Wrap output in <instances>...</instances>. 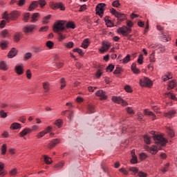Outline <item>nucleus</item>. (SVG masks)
Masks as SVG:
<instances>
[{
    "instance_id": "nucleus-16",
    "label": "nucleus",
    "mask_w": 177,
    "mask_h": 177,
    "mask_svg": "<svg viewBox=\"0 0 177 177\" xmlns=\"http://www.w3.org/2000/svg\"><path fill=\"white\" fill-rule=\"evenodd\" d=\"M21 37H23V33L19 32H16L14 35V41L15 42H19V41H20V39H21Z\"/></svg>"
},
{
    "instance_id": "nucleus-57",
    "label": "nucleus",
    "mask_w": 177,
    "mask_h": 177,
    "mask_svg": "<svg viewBox=\"0 0 177 177\" xmlns=\"http://www.w3.org/2000/svg\"><path fill=\"white\" fill-rule=\"evenodd\" d=\"M110 10H111V15H113V16H115V17L116 16H118L119 12L117 10H115V9L111 8Z\"/></svg>"
},
{
    "instance_id": "nucleus-17",
    "label": "nucleus",
    "mask_w": 177,
    "mask_h": 177,
    "mask_svg": "<svg viewBox=\"0 0 177 177\" xmlns=\"http://www.w3.org/2000/svg\"><path fill=\"white\" fill-rule=\"evenodd\" d=\"M116 17L118 20V21H124V20H125V19H127V17L125 16V14H122V13H118V15H116Z\"/></svg>"
},
{
    "instance_id": "nucleus-62",
    "label": "nucleus",
    "mask_w": 177,
    "mask_h": 177,
    "mask_svg": "<svg viewBox=\"0 0 177 177\" xmlns=\"http://www.w3.org/2000/svg\"><path fill=\"white\" fill-rule=\"evenodd\" d=\"M114 70V65L110 64L107 68H106V71H113Z\"/></svg>"
},
{
    "instance_id": "nucleus-20",
    "label": "nucleus",
    "mask_w": 177,
    "mask_h": 177,
    "mask_svg": "<svg viewBox=\"0 0 177 177\" xmlns=\"http://www.w3.org/2000/svg\"><path fill=\"white\" fill-rule=\"evenodd\" d=\"M15 71L17 74H18L19 75H21V74H23V67L20 65H17L15 66Z\"/></svg>"
},
{
    "instance_id": "nucleus-59",
    "label": "nucleus",
    "mask_w": 177,
    "mask_h": 177,
    "mask_svg": "<svg viewBox=\"0 0 177 177\" xmlns=\"http://www.w3.org/2000/svg\"><path fill=\"white\" fill-rule=\"evenodd\" d=\"M106 26L107 27H114V24L111 21V20H108V21H106Z\"/></svg>"
},
{
    "instance_id": "nucleus-6",
    "label": "nucleus",
    "mask_w": 177,
    "mask_h": 177,
    "mask_svg": "<svg viewBox=\"0 0 177 177\" xmlns=\"http://www.w3.org/2000/svg\"><path fill=\"white\" fill-rule=\"evenodd\" d=\"M112 100L114 103H118V104H122V106H128V102H126L121 97L113 96Z\"/></svg>"
},
{
    "instance_id": "nucleus-38",
    "label": "nucleus",
    "mask_w": 177,
    "mask_h": 177,
    "mask_svg": "<svg viewBox=\"0 0 177 177\" xmlns=\"http://www.w3.org/2000/svg\"><path fill=\"white\" fill-rule=\"evenodd\" d=\"M112 6H113V8H118L121 6V3H120V1L116 0L112 3Z\"/></svg>"
},
{
    "instance_id": "nucleus-53",
    "label": "nucleus",
    "mask_w": 177,
    "mask_h": 177,
    "mask_svg": "<svg viewBox=\"0 0 177 177\" xmlns=\"http://www.w3.org/2000/svg\"><path fill=\"white\" fill-rule=\"evenodd\" d=\"M43 88L45 89L46 92H48L49 91V83L45 82L43 84Z\"/></svg>"
},
{
    "instance_id": "nucleus-61",
    "label": "nucleus",
    "mask_w": 177,
    "mask_h": 177,
    "mask_svg": "<svg viewBox=\"0 0 177 177\" xmlns=\"http://www.w3.org/2000/svg\"><path fill=\"white\" fill-rule=\"evenodd\" d=\"M138 176L139 177H147V174L143 171H139L138 172Z\"/></svg>"
},
{
    "instance_id": "nucleus-43",
    "label": "nucleus",
    "mask_w": 177,
    "mask_h": 177,
    "mask_svg": "<svg viewBox=\"0 0 177 177\" xmlns=\"http://www.w3.org/2000/svg\"><path fill=\"white\" fill-rule=\"evenodd\" d=\"M0 116L1 117V118H6V117H8V113H6V112H5V111L3 110H1Z\"/></svg>"
},
{
    "instance_id": "nucleus-15",
    "label": "nucleus",
    "mask_w": 177,
    "mask_h": 177,
    "mask_svg": "<svg viewBox=\"0 0 177 177\" xmlns=\"http://www.w3.org/2000/svg\"><path fill=\"white\" fill-rule=\"evenodd\" d=\"M16 55H17V50H16V48H12L10 51L8 53V57H10V59H12L13 57H15V56H16Z\"/></svg>"
},
{
    "instance_id": "nucleus-47",
    "label": "nucleus",
    "mask_w": 177,
    "mask_h": 177,
    "mask_svg": "<svg viewBox=\"0 0 177 177\" xmlns=\"http://www.w3.org/2000/svg\"><path fill=\"white\" fill-rule=\"evenodd\" d=\"M138 63L139 64H143V54H140L138 59Z\"/></svg>"
},
{
    "instance_id": "nucleus-24",
    "label": "nucleus",
    "mask_w": 177,
    "mask_h": 177,
    "mask_svg": "<svg viewBox=\"0 0 177 177\" xmlns=\"http://www.w3.org/2000/svg\"><path fill=\"white\" fill-rule=\"evenodd\" d=\"M36 8H38V1H32L30 6H29V10H34Z\"/></svg>"
},
{
    "instance_id": "nucleus-41",
    "label": "nucleus",
    "mask_w": 177,
    "mask_h": 177,
    "mask_svg": "<svg viewBox=\"0 0 177 177\" xmlns=\"http://www.w3.org/2000/svg\"><path fill=\"white\" fill-rule=\"evenodd\" d=\"M64 46H66V48H68V49L73 48V46H74V43L73 41H69L68 43H66L64 44Z\"/></svg>"
},
{
    "instance_id": "nucleus-58",
    "label": "nucleus",
    "mask_w": 177,
    "mask_h": 177,
    "mask_svg": "<svg viewBox=\"0 0 177 177\" xmlns=\"http://www.w3.org/2000/svg\"><path fill=\"white\" fill-rule=\"evenodd\" d=\"M131 164H136L138 162V158H136V156H133L132 159L131 160Z\"/></svg>"
},
{
    "instance_id": "nucleus-40",
    "label": "nucleus",
    "mask_w": 177,
    "mask_h": 177,
    "mask_svg": "<svg viewBox=\"0 0 177 177\" xmlns=\"http://www.w3.org/2000/svg\"><path fill=\"white\" fill-rule=\"evenodd\" d=\"M62 124H63V121L60 119H58L56 120L55 124L58 127V128H62Z\"/></svg>"
},
{
    "instance_id": "nucleus-48",
    "label": "nucleus",
    "mask_w": 177,
    "mask_h": 177,
    "mask_svg": "<svg viewBox=\"0 0 177 177\" xmlns=\"http://www.w3.org/2000/svg\"><path fill=\"white\" fill-rule=\"evenodd\" d=\"M28 19H30V13H25L24 15V19L23 20L26 22L28 21Z\"/></svg>"
},
{
    "instance_id": "nucleus-22",
    "label": "nucleus",
    "mask_w": 177,
    "mask_h": 177,
    "mask_svg": "<svg viewBox=\"0 0 177 177\" xmlns=\"http://www.w3.org/2000/svg\"><path fill=\"white\" fill-rule=\"evenodd\" d=\"M21 124L17 122L12 123L10 126V129H20Z\"/></svg>"
},
{
    "instance_id": "nucleus-52",
    "label": "nucleus",
    "mask_w": 177,
    "mask_h": 177,
    "mask_svg": "<svg viewBox=\"0 0 177 177\" xmlns=\"http://www.w3.org/2000/svg\"><path fill=\"white\" fill-rule=\"evenodd\" d=\"M32 56V54H31V53H27L24 55V60H28V59H31Z\"/></svg>"
},
{
    "instance_id": "nucleus-56",
    "label": "nucleus",
    "mask_w": 177,
    "mask_h": 177,
    "mask_svg": "<svg viewBox=\"0 0 177 177\" xmlns=\"http://www.w3.org/2000/svg\"><path fill=\"white\" fill-rule=\"evenodd\" d=\"M73 52H77L81 56H82V55H84V52H82V50H81V48H74Z\"/></svg>"
},
{
    "instance_id": "nucleus-63",
    "label": "nucleus",
    "mask_w": 177,
    "mask_h": 177,
    "mask_svg": "<svg viewBox=\"0 0 177 177\" xmlns=\"http://www.w3.org/2000/svg\"><path fill=\"white\" fill-rule=\"evenodd\" d=\"M119 171L120 172H122V174H123L124 175H128V171L124 168H120Z\"/></svg>"
},
{
    "instance_id": "nucleus-9",
    "label": "nucleus",
    "mask_w": 177,
    "mask_h": 177,
    "mask_svg": "<svg viewBox=\"0 0 177 177\" xmlns=\"http://www.w3.org/2000/svg\"><path fill=\"white\" fill-rule=\"evenodd\" d=\"M37 26L35 25H29L24 28L23 31L25 34H28V32H32L35 30Z\"/></svg>"
},
{
    "instance_id": "nucleus-42",
    "label": "nucleus",
    "mask_w": 177,
    "mask_h": 177,
    "mask_svg": "<svg viewBox=\"0 0 177 177\" xmlns=\"http://www.w3.org/2000/svg\"><path fill=\"white\" fill-rule=\"evenodd\" d=\"M61 87L60 89H63L66 86V80L64 78H62L60 80Z\"/></svg>"
},
{
    "instance_id": "nucleus-33",
    "label": "nucleus",
    "mask_w": 177,
    "mask_h": 177,
    "mask_svg": "<svg viewBox=\"0 0 177 177\" xmlns=\"http://www.w3.org/2000/svg\"><path fill=\"white\" fill-rule=\"evenodd\" d=\"M33 50L35 53H39V52H42V50H44V48H42L41 46H36L34 47Z\"/></svg>"
},
{
    "instance_id": "nucleus-39",
    "label": "nucleus",
    "mask_w": 177,
    "mask_h": 177,
    "mask_svg": "<svg viewBox=\"0 0 177 177\" xmlns=\"http://www.w3.org/2000/svg\"><path fill=\"white\" fill-rule=\"evenodd\" d=\"M144 140L147 145H150V143H151L150 137L149 136H144Z\"/></svg>"
},
{
    "instance_id": "nucleus-60",
    "label": "nucleus",
    "mask_w": 177,
    "mask_h": 177,
    "mask_svg": "<svg viewBox=\"0 0 177 177\" xmlns=\"http://www.w3.org/2000/svg\"><path fill=\"white\" fill-rule=\"evenodd\" d=\"M52 131V127H48L45 129V131H43V132H45L46 135V133H49Z\"/></svg>"
},
{
    "instance_id": "nucleus-44",
    "label": "nucleus",
    "mask_w": 177,
    "mask_h": 177,
    "mask_svg": "<svg viewBox=\"0 0 177 177\" xmlns=\"http://www.w3.org/2000/svg\"><path fill=\"white\" fill-rule=\"evenodd\" d=\"M0 46L1 49H5V48H7L8 46V42L5 41H1L0 44Z\"/></svg>"
},
{
    "instance_id": "nucleus-23",
    "label": "nucleus",
    "mask_w": 177,
    "mask_h": 177,
    "mask_svg": "<svg viewBox=\"0 0 177 177\" xmlns=\"http://www.w3.org/2000/svg\"><path fill=\"white\" fill-rule=\"evenodd\" d=\"M144 113L145 115H149L150 117H152L153 120H156V115H154V113L147 109H145L144 111Z\"/></svg>"
},
{
    "instance_id": "nucleus-14",
    "label": "nucleus",
    "mask_w": 177,
    "mask_h": 177,
    "mask_svg": "<svg viewBox=\"0 0 177 177\" xmlns=\"http://www.w3.org/2000/svg\"><path fill=\"white\" fill-rule=\"evenodd\" d=\"M60 143V139L56 138L51 141V142L49 145L50 149H53L56 145H59Z\"/></svg>"
},
{
    "instance_id": "nucleus-26",
    "label": "nucleus",
    "mask_w": 177,
    "mask_h": 177,
    "mask_svg": "<svg viewBox=\"0 0 177 177\" xmlns=\"http://www.w3.org/2000/svg\"><path fill=\"white\" fill-rule=\"evenodd\" d=\"M38 17H39V13L36 12V13H33L32 15V20H31V23H35V21H37V19H38Z\"/></svg>"
},
{
    "instance_id": "nucleus-3",
    "label": "nucleus",
    "mask_w": 177,
    "mask_h": 177,
    "mask_svg": "<svg viewBox=\"0 0 177 177\" xmlns=\"http://www.w3.org/2000/svg\"><path fill=\"white\" fill-rule=\"evenodd\" d=\"M53 30L54 32H60L61 31H64V30H66V21L58 20L55 22Z\"/></svg>"
},
{
    "instance_id": "nucleus-37",
    "label": "nucleus",
    "mask_w": 177,
    "mask_h": 177,
    "mask_svg": "<svg viewBox=\"0 0 177 177\" xmlns=\"http://www.w3.org/2000/svg\"><path fill=\"white\" fill-rule=\"evenodd\" d=\"M54 45L55 44H53L52 41H48L46 44V46H47V48H49V49H52Z\"/></svg>"
},
{
    "instance_id": "nucleus-18",
    "label": "nucleus",
    "mask_w": 177,
    "mask_h": 177,
    "mask_svg": "<svg viewBox=\"0 0 177 177\" xmlns=\"http://www.w3.org/2000/svg\"><path fill=\"white\" fill-rule=\"evenodd\" d=\"M176 86V82L175 80H172L169 82L168 86H167V89L168 91H171V89H174Z\"/></svg>"
},
{
    "instance_id": "nucleus-35",
    "label": "nucleus",
    "mask_w": 177,
    "mask_h": 177,
    "mask_svg": "<svg viewBox=\"0 0 177 177\" xmlns=\"http://www.w3.org/2000/svg\"><path fill=\"white\" fill-rule=\"evenodd\" d=\"M62 167H64V161H62L61 162L55 165V168L57 169H62Z\"/></svg>"
},
{
    "instance_id": "nucleus-30",
    "label": "nucleus",
    "mask_w": 177,
    "mask_h": 177,
    "mask_svg": "<svg viewBox=\"0 0 177 177\" xmlns=\"http://www.w3.org/2000/svg\"><path fill=\"white\" fill-rule=\"evenodd\" d=\"M87 113L88 114H93V113H95V106L93 105H88Z\"/></svg>"
},
{
    "instance_id": "nucleus-7",
    "label": "nucleus",
    "mask_w": 177,
    "mask_h": 177,
    "mask_svg": "<svg viewBox=\"0 0 177 177\" xmlns=\"http://www.w3.org/2000/svg\"><path fill=\"white\" fill-rule=\"evenodd\" d=\"M111 46V44L109 41H103L102 46L100 48V52L101 53H104V52H107L110 47Z\"/></svg>"
},
{
    "instance_id": "nucleus-36",
    "label": "nucleus",
    "mask_w": 177,
    "mask_h": 177,
    "mask_svg": "<svg viewBox=\"0 0 177 177\" xmlns=\"http://www.w3.org/2000/svg\"><path fill=\"white\" fill-rule=\"evenodd\" d=\"M131 61V55H127L124 59H123V63L124 64H127V63H129Z\"/></svg>"
},
{
    "instance_id": "nucleus-32",
    "label": "nucleus",
    "mask_w": 177,
    "mask_h": 177,
    "mask_svg": "<svg viewBox=\"0 0 177 177\" xmlns=\"http://www.w3.org/2000/svg\"><path fill=\"white\" fill-rule=\"evenodd\" d=\"M8 34H9V31L6 29L1 32L0 35L2 38H6V37H8Z\"/></svg>"
},
{
    "instance_id": "nucleus-46",
    "label": "nucleus",
    "mask_w": 177,
    "mask_h": 177,
    "mask_svg": "<svg viewBox=\"0 0 177 177\" xmlns=\"http://www.w3.org/2000/svg\"><path fill=\"white\" fill-rule=\"evenodd\" d=\"M0 175L1 176H3L5 173L3 172V164L0 162Z\"/></svg>"
},
{
    "instance_id": "nucleus-45",
    "label": "nucleus",
    "mask_w": 177,
    "mask_h": 177,
    "mask_svg": "<svg viewBox=\"0 0 177 177\" xmlns=\"http://www.w3.org/2000/svg\"><path fill=\"white\" fill-rule=\"evenodd\" d=\"M38 5H40L41 8H44L46 5V1L45 0H39Z\"/></svg>"
},
{
    "instance_id": "nucleus-28",
    "label": "nucleus",
    "mask_w": 177,
    "mask_h": 177,
    "mask_svg": "<svg viewBox=\"0 0 177 177\" xmlns=\"http://www.w3.org/2000/svg\"><path fill=\"white\" fill-rule=\"evenodd\" d=\"M50 17H52V15H48V16L44 17L42 20L43 24H48V23H49V20L50 19Z\"/></svg>"
},
{
    "instance_id": "nucleus-54",
    "label": "nucleus",
    "mask_w": 177,
    "mask_h": 177,
    "mask_svg": "<svg viewBox=\"0 0 177 177\" xmlns=\"http://www.w3.org/2000/svg\"><path fill=\"white\" fill-rule=\"evenodd\" d=\"M57 34L59 35V41H63V39H66V35L62 34L61 32H58Z\"/></svg>"
},
{
    "instance_id": "nucleus-51",
    "label": "nucleus",
    "mask_w": 177,
    "mask_h": 177,
    "mask_svg": "<svg viewBox=\"0 0 177 177\" xmlns=\"http://www.w3.org/2000/svg\"><path fill=\"white\" fill-rule=\"evenodd\" d=\"M6 144H4L1 147V154L5 155L6 154Z\"/></svg>"
},
{
    "instance_id": "nucleus-50",
    "label": "nucleus",
    "mask_w": 177,
    "mask_h": 177,
    "mask_svg": "<svg viewBox=\"0 0 177 177\" xmlns=\"http://www.w3.org/2000/svg\"><path fill=\"white\" fill-rule=\"evenodd\" d=\"M122 68L120 66H117L115 70L113 71V74H120L122 71Z\"/></svg>"
},
{
    "instance_id": "nucleus-29",
    "label": "nucleus",
    "mask_w": 177,
    "mask_h": 177,
    "mask_svg": "<svg viewBox=\"0 0 177 177\" xmlns=\"http://www.w3.org/2000/svg\"><path fill=\"white\" fill-rule=\"evenodd\" d=\"M167 132L170 138H174V136H175V133L174 132V130H172V129H171L170 127H167Z\"/></svg>"
},
{
    "instance_id": "nucleus-11",
    "label": "nucleus",
    "mask_w": 177,
    "mask_h": 177,
    "mask_svg": "<svg viewBox=\"0 0 177 177\" xmlns=\"http://www.w3.org/2000/svg\"><path fill=\"white\" fill-rule=\"evenodd\" d=\"M20 16L19 11H12L10 13V20H16Z\"/></svg>"
},
{
    "instance_id": "nucleus-25",
    "label": "nucleus",
    "mask_w": 177,
    "mask_h": 177,
    "mask_svg": "<svg viewBox=\"0 0 177 177\" xmlns=\"http://www.w3.org/2000/svg\"><path fill=\"white\" fill-rule=\"evenodd\" d=\"M89 46V39H86L83 41L82 43V48H84V49H86Z\"/></svg>"
},
{
    "instance_id": "nucleus-8",
    "label": "nucleus",
    "mask_w": 177,
    "mask_h": 177,
    "mask_svg": "<svg viewBox=\"0 0 177 177\" xmlns=\"http://www.w3.org/2000/svg\"><path fill=\"white\" fill-rule=\"evenodd\" d=\"M140 85L141 86H151L153 84L151 83V80L148 77H144L143 80H140Z\"/></svg>"
},
{
    "instance_id": "nucleus-31",
    "label": "nucleus",
    "mask_w": 177,
    "mask_h": 177,
    "mask_svg": "<svg viewBox=\"0 0 177 177\" xmlns=\"http://www.w3.org/2000/svg\"><path fill=\"white\" fill-rule=\"evenodd\" d=\"M44 159L46 164H48V165L52 164V159L49 156L45 155L44 156Z\"/></svg>"
},
{
    "instance_id": "nucleus-5",
    "label": "nucleus",
    "mask_w": 177,
    "mask_h": 177,
    "mask_svg": "<svg viewBox=\"0 0 177 177\" xmlns=\"http://www.w3.org/2000/svg\"><path fill=\"white\" fill-rule=\"evenodd\" d=\"M105 6H106L105 3H99L95 8L96 15H98V16H100V17H103Z\"/></svg>"
},
{
    "instance_id": "nucleus-49",
    "label": "nucleus",
    "mask_w": 177,
    "mask_h": 177,
    "mask_svg": "<svg viewBox=\"0 0 177 177\" xmlns=\"http://www.w3.org/2000/svg\"><path fill=\"white\" fill-rule=\"evenodd\" d=\"M45 135H46V133H45V131H41L37 135V137L38 138V139H41V138H44Z\"/></svg>"
},
{
    "instance_id": "nucleus-55",
    "label": "nucleus",
    "mask_w": 177,
    "mask_h": 177,
    "mask_svg": "<svg viewBox=\"0 0 177 177\" xmlns=\"http://www.w3.org/2000/svg\"><path fill=\"white\" fill-rule=\"evenodd\" d=\"M165 95L167 96H171L170 99H172L173 100H175V99H176V97L172 93H166Z\"/></svg>"
},
{
    "instance_id": "nucleus-2",
    "label": "nucleus",
    "mask_w": 177,
    "mask_h": 177,
    "mask_svg": "<svg viewBox=\"0 0 177 177\" xmlns=\"http://www.w3.org/2000/svg\"><path fill=\"white\" fill-rule=\"evenodd\" d=\"M127 27L123 26L122 28H119L118 29V32H119V34H122V35H124V37H128V34L131 33V31H132L131 27H133V23L131 21H127Z\"/></svg>"
},
{
    "instance_id": "nucleus-27",
    "label": "nucleus",
    "mask_w": 177,
    "mask_h": 177,
    "mask_svg": "<svg viewBox=\"0 0 177 177\" xmlns=\"http://www.w3.org/2000/svg\"><path fill=\"white\" fill-rule=\"evenodd\" d=\"M0 68L1 70H3V71H6V70H8V65H6V63H5V62H0Z\"/></svg>"
},
{
    "instance_id": "nucleus-13",
    "label": "nucleus",
    "mask_w": 177,
    "mask_h": 177,
    "mask_svg": "<svg viewBox=\"0 0 177 177\" xmlns=\"http://www.w3.org/2000/svg\"><path fill=\"white\" fill-rule=\"evenodd\" d=\"M175 114H176V111L175 110H170L167 113H165V117L167 118H172V117H175Z\"/></svg>"
},
{
    "instance_id": "nucleus-4",
    "label": "nucleus",
    "mask_w": 177,
    "mask_h": 177,
    "mask_svg": "<svg viewBox=\"0 0 177 177\" xmlns=\"http://www.w3.org/2000/svg\"><path fill=\"white\" fill-rule=\"evenodd\" d=\"M49 6L53 10H56V9H60V10H66V7H64V5L62 3H55L51 1L49 3Z\"/></svg>"
},
{
    "instance_id": "nucleus-12",
    "label": "nucleus",
    "mask_w": 177,
    "mask_h": 177,
    "mask_svg": "<svg viewBox=\"0 0 177 177\" xmlns=\"http://www.w3.org/2000/svg\"><path fill=\"white\" fill-rule=\"evenodd\" d=\"M32 129L26 128L22 131H21L19 133V136L21 138H24V136H26V135H28V133H30V132H32Z\"/></svg>"
},
{
    "instance_id": "nucleus-19",
    "label": "nucleus",
    "mask_w": 177,
    "mask_h": 177,
    "mask_svg": "<svg viewBox=\"0 0 177 177\" xmlns=\"http://www.w3.org/2000/svg\"><path fill=\"white\" fill-rule=\"evenodd\" d=\"M66 28L74 30L75 28V24L73 21H68V23L66 21Z\"/></svg>"
},
{
    "instance_id": "nucleus-1",
    "label": "nucleus",
    "mask_w": 177,
    "mask_h": 177,
    "mask_svg": "<svg viewBox=\"0 0 177 177\" xmlns=\"http://www.w3.org/2000/svg\"><path fill=\"white\" fill-rule=\"evenodd\" d=\"M153 138L157 146H152L149 148V150L151 154H157L158 150L161 149V146H165V145L168 143V140H167V139H165L162 135H153Z\"/></svg>"
},
{
    "instance_id": "nucleus-64",
    "label": "nucleus",
    "mask_w": 177,
    "mask_h": 177,
    "mask_svg": "<svg viewBox=\"0 0 177 177\" xmlns=\"http://www.w3.org/2000/svg\"><path fill=\"white\" fill-rule=\"evenodd\" d=\"M26 77H27L28 80H30V78H31V71L30 70L26 71Z\"/></svg>"
},
{
    "instance_id": "nucleus-10",
    "label": "nucleus",
    "mask_w": 177,
    "mask_h": 177,
    "mask_svg": "<svg viewBox=\"0 0 177 177\" xmlns=\"http://www.w3.org/2000/svg\"><path fill=\"white\" fill-rule=\"evenodd\" d=\"M96 95L100 97L101 100H106L107 99V95H106V92L102 90H100L96 93Z\"/></svg>"
},
{
    "instance_id": "nucleus-21",
    "label": "nucleus",
    "mask_w": 177,
    "mask_h": 177,
    "mask_svg": "<svg viewBox=\"0 0 177 177\" xmlns=\"http://www.w3.org/2000/svg\"><path fill=\"white\" fill-rule=\"evenodd\" d=\"M2 19L4 20H6V21L9 22L10 21V15L8 12H5L2 14Z\"/></svg>"
},
{
    "instance_id": "nucleus-34",
    "label": "nucleus",
    "mask_w": 177,
    "mask_h": 177,
    "mask_svg": "<svg viewBox=\"0 0 177 177\" xmlns=\"http://www.w3.org/2000/svg\"><path fill=\"white\" fill-rule=\"evenodd\" d=\"M168 168H169V163L165 165L164 167L161 169V172H162V174H165V172H167Z\"/></svg>"
}]
</instances>
